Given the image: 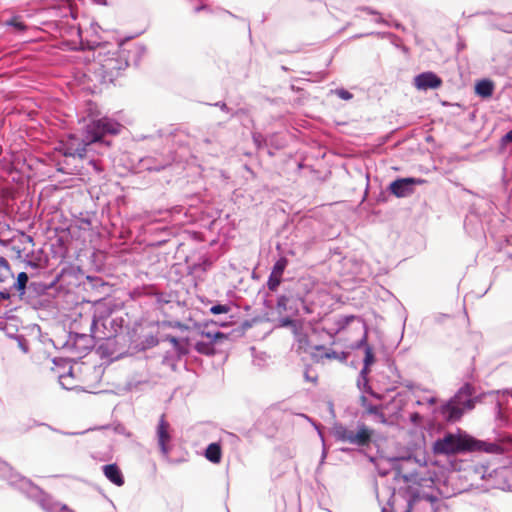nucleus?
I'll return each instance as SVG.
<instances>
[{"instance_id": "17", "label": "nucleus", "mask_w": 512, "mask_h": 512, "mask_svg": "<svg viewBox=\"0 0 512 512\" xmlns=\"http://www.w3.org/2000/svg\"><path fill=\"white\" fill-rule=\"evenodd\" d=\"M195 349L200 354H204V355H208V356L215 354V349H214L212 342L198 341L195 344Z\"/></svg>"}, {"instance_id": "7", "label": "nucleus", "mask_w": 512, "mask_h": 512, "mask_svg": "<svg viewBox=\"0 0 512 512\" xmlns=\"http://www.w3.org/2000/svg\"><path fill=\"white\" fill-rule=\"evenodd\" d=\"M310 356L315 363H324L326 360H336L344 363L347 360L348 354L343 351L337 352L323 345H316L312 347Z\"/></svg>"}, {"instance_id": "11", "label": "nucleus", "mask_w": 512, "mask_h": 512, "mask_svg": "<svg viewBox=\"0 0 512 512\" xmlns=\"http://www.w3.org/2000/svg\"><path fill=\"white\" fill-rule=\"evenodd\" d=\"M103 473L105 477L116 486H122L124 484V477L117 464L103 466Z\"/></svg>"}, {"instance_id": "8", "label": "nucleus", "mask_w": 512, "mask_h": 512, "mask_svg": "<svg viewBox=\"0 0 512 512\" xmlns=\"http://www.w3.org/2000/svg\"><path fill=\"white\" fill-rule=\"evenodd\" d=\"M170 425L166 421L165 415H161L157 427V440H158V446L160 448L161 454L164 458L168 459L170 451L172 449V446L170 445L171 442V435L169 433Z\"/></svg>"}, {"instance_id": "5", "label": "nucleus", "mask_w": 512, "mask_h": 512, "mask_svg": "<svg viewBox=\"0 0 512 512\" xmlns=\"http://www.w3.org/2000/svg\"><path fill=\"white\" fill-rule=\"evenodd\" d=\"M121 125L109 118L93 120L85 127L83 141L88 145L102 140L106 134L116 135L120 132Z\"/></svg>"}, {"instance_id": "2", "label": "nucleus", "mask_w": 512, "mask_h": 512, "mask_svg": "<svg viewBox=\"0 0 512 512\" xmlns=\"http://www.w3.org/2000/svg\"><path fill=\"white\" fill-rule=\"evenodd\" d=\"M474 387L466 383L445 405L441 407V413L448 422H456L461 419L464 411L472 410L475 406L473 399Z\"/></svg>"}, {"instance_id": "22", "label": "nucleus", "mask_w": 512, "mask_h": 512, "mask_svg": "<svg viewBox=\"0 0 512 512\" xmlns=\"http://www.w3.org/2000/svg\"><path fill=\"white\" fill-rule=\"evenodd\" d=\"M289 298L285 295H282L277 300V310L279 313H283L287 310Z\"/></svg>"}, {"instance_id": "34", "label": "nucleus", "mask_w": 512, "mask_h": 512, "mask_svg": "<svg viewBox=\"0 0 512 512\" xmlns=\"http://www.w3.org/2000/svg\"><path fill=\"white\" fill-rule=\"evenodd\" d=\"M202 334L209 339V342L213 343V333H211V332H203Z\"/></svg>"}, {"instance_id": "37", "label": "nucleus", "mask_w": 512, "mask_h": 512, "mask_svg": "<svg viewBox=\"0 0 512 512\" xmlns=\"http://www.w3.org/2000/svg\"><path fill=\"white\" fill-rule=\"evenodd\" d=\"M418 417H419V415H418L417 413H415V414H413V415H412V419H413V420H414V419H416V418H418Z\"/></svg>"}, {"instance_id": "4", "label": "nucleus", "mask_w": 512, "mask_h": 512, "mask_svg": "<svg viewBox=\"0 0 512 512\" xmlns=\"http://www.w3.org/2000/svg\"><path fill=\"white\" fill-rule=\"evenodd\" d=\"M333 435L337 441L364 447L370 444L373 436V430L366 425L361 424L357 431H353L340 424L333 428Z\"/></svg>"}, {"instance_id": "16", "label": "nucleus", "mask_w": 512, "mask_h": 512, "mask_svg": "<svg viewBox=\"0 0 512 512\" xmlns=\"http://www.w3.org/2000/svg\"><path fill=\"white\" fill-rule=\"evenodd\" d=\"M476 447L474 451H484L487 453H499L501 451V447L495 443H487L480 440H476Z\"/></svg>"}, {"instance_id": "6", "label": "nucleus", "mask_w": 512, "mask_h": 512, "mask_svg": "<svg viewBox=\"0 0 512 512\" xmlns=\"http://www.w3.org/2000/svg\"><path fill=\"white\" fill-rule=\"evenodd\" d=\"M425 182L426 180L420 178H399L390 183L389 191L397 198H403L414 192V185H422Z\"/></svg>"}, {"instance_id": "1", "label": "nucleus", "mask_w": 512, "mask_h": 512, "mask_svg": "<svg viewBox=\"0 0 512 512\" xmlns=\"http://www.w3.org/2000/svg\"><path fill=\"white\" fill-rule=\"evenodd\" d=\"M131 52L125 45H121L117 51L109 52L103 56L98 55L99 67L96 73L101 78L102 83H115L123 77L126 69L129 67V53Z\"/></svg>"}, {"instance_id": "3", "label": "nucleus", "mask_w": 512, "mask_h": 512, "mask_svg": "<svg viewBox=\"0 0 512 512\" xmlns=\"http://www.w3.org/2000/svg\"><path fill=\"white\" fill-rule=\"evenodd\" d=\"M476 439L469 435L447 433L433 444V452L441 455H456L464 452H474Z\"/></svg>"}, {"instance_id": "15", "label": "nucleus", "mask_w": 512, "mask_h": 512, "mask_svg": "<svg viewBox=\"0 0 512 512\" xmlns=\"http://www.w3.org/2000/svg\"><path fill=\"white\" fill-rule=\"evenodd\" d=\"M13 278L9 262L2 256H0V283L6 282Z\"/></svg>"}, {"instance_id": "25", "label": "nucleus", "mask_w": 512, "mask_h": 512, "mask_svg": "<svg viewBox=\"0 0 512 512\" xmlns=\"http://www.w3.org/2000/svg\"><path fill=\"white\" fill-rule=\"evenodd\" d=\"M374 362V354H373V351L371 349V347H367L365 349V358H364V363L366 366H369L371 365L372 363Z\"/></svg>"}, {"instance_id": "33", "label": "nucleus", "mask_w": 512, "mask_h": 512, "mask_svg": "<svg viewBox=\"0 0 512 512\" xmlns=\"http://www.w3.org/2000/svg\"><path fill=\"white\" fill-rule=\"evenodd\" d=\"M0 297L2 299H9L10 298V293L8 291H1L0 292Z\"/></svg>"}, {"instance_id": "12", "label": "nucleus", "mask_w": 512, "mask_h": 512, "mask_svg": "<svg viewBox=\"0 0 512 512\" xmlns=\"http://www.w3.org/2000/svg\"><path fill=\"white\" fill-rule=\"evenodd\" d=\"M494 91V83L491 80L483 79L476 83L475 93L483 98H489Z\"/></svg>"}, {"instance_id": "23", "label": "nucleus", "mask_w": 512, "mask_h": 512, "mask_svg": "<svg viewBox=\"0 0 512 512\" xmlns=\"http://www.w3.org/2000/svg\"><path fill=\"white\" fill-rule=\"evenodd\" d=\"M230 311V307L228 305L217 304L210 308V312L214 315L228 313Z\"/></svg>"}, {"instance_id": "32", "label": "nucleus", "mask_w": 512, "mask_h": 512, "mask_svg": "<svg viewBox=\"0 0 512 512\" xmlns=\"http://www.w3.org/2000/svg\"><path fill=\"white\" fill-rule=\"evenodd\" d=\"M169 326L178 327L180 329H187L188 328L185 324H182L180 322H176L174 324L169 323Z\"/></svg>"}, {"instance_id": "19", "label": "nucleus", "mask_w": 512, "mask_h": 512, "mask_svg": "<svg viewBox=\"0 0 512 512\" xmlns=\"http://www.w3.org/2000/svg\"><path fill=\"white\" fill-rule=\"evenodd\" d=\"M282 282V276L274 273H270L268 281H267V287L270 291H276L278 287L280 286Z\"/></svg>"}, {"instance_id": "26", "label": "nucleus", "mask_w": 512, "mask_h": 512, "mask_svg": "<svg viewBox=\"0 0 512 512\" xmlns=\"http://www.w3.org/2000/svg\"><path fill=\"white\" fill-rule=\"evenodd\" d=\"M336 94L341 99H344V100H350L353 97V95L349 91H347L345 89H338V90H336Z\"/></svg>"}, {"instance_id": "24", "label": "nucleus", "mask_w": 512, "mask_h": 512, "mask_svg": "<svg viewBox=\"0 0 512 512\" xmlns=\"http://www.w3.org/2000/svg\"><path fill=\"white\" fill-rule=\"evenodd\" d=\"M86 320L89 323V335L93 337L94 330L97 326L96 316L95 315L87 316Z\"/></svg>"}, {"instance_id": "31", "label": "nucleus", "mask_w": 512, "mask_h": 512, "mask_svg": "<svg viewBox=\"0 0 512 512\" xmlns=\"http://www.w3.org/2000/svg\"><path fill=\"white\" fill-rule=\"evenodd\" d=\"M502 141L503 142H512V130L509 131L508 133H506L503 138H502Z\"/></svg>"}, {"instance_id": "35", "label": "nucleus", "mask_w": 512, "mask_h": 512, "mask_svg": "<svg viewBox=\"0 0 512 512\" xmlns=\"http://www.w3.org/2000/svg\"><path fill=\"white\" fill-rule=\"evenodd\" d=\"M207 7L205 5H202L200 7H197L196 8V11H200L201 9H206Z\"/></svg>"}, {"instance_id": "18", "label": "nucleus", "mask_w": 512, "mask_h": 512, "mask_svg": "<svg viewBox=\"0 0 512 512\" xmlns=\"http://www.w3.org/2000/svg\"><path fill=\"white\" fill-rule=\"evenodd\" d=\"M28 275L25 272H21L17 276V280L14 283V288L19 291L21 294L24 293L27 283H28Z\"/></svg>"}, {"instance_id": "29", "label": "nucleus", "mask_w": 512, "mask_h": 512, "mask_svg": "<svg viewBox=\"0 0 512 512\" xmlns=\"http://www.w3.org/2000/svg\"><path fill=\"white\" fill-rule=\"evenodd\" d=\"M354 319V315L345 316L341 319L340 323L342 324V327H344L345 325H348L350 322H352Z\"/></svg>"}, {"instance_id": "28", "label": "nucleus", "mask_w": 512, "mask_h": 512, "mask_svg": "<svg viewBox=\"0 0 512 512\" xmlns=\"http://www.w3.org/2000/svg\"><path fill=\"white\" fill-rule=\"evenodd\" d=\"M281 326L283 327H290V326H293L295 327L296 326V323L294 320H292L291 318H283L281 319Z\"/></svg>"}, {"instance_id": "36", "label": "nucleus", "mask_w": 512, "mask_h": 512, "mask_svg": "<svg viewBox=\"0 0 512 512\" xmlns=\"http://www.w3.org/2000/svg\"><path fill=\"white\" fill-rule=\"evenodd\" d=\"M29 265L32 266V267H37V264L36 263H33V262H29Z\"/></svg>"}, {"instance_id": "14", "label": "nucleus", "mask_w": 512, "mask_h": 512, "mask_svg": "<svg viewBox=\"0 0 512 512\" xmlns=\"http://www.w3.org/2000/svg\"><path fill=\"white\" fill-rule=\"evenodd\" d=\"M205 457L212 463L218 464L221 461L222 450L218 443H211L205 451Z\"/></svg>"}, {"instance_id": "10", "label": "nucleus", "mask_w": 512, "mask_h": 512, "mask_svg": "<svg viewBox=\"0 0 512 512\" xmlns=\"http://www.w3.org/2000/svg\"><path fill=\"white\" fill-rule=\"evenodd\" d=\"M442 83V79L433 72H423L414 78L418 90L438 89Z\"/></svg>"}, {"instance_id": "20", "label": "nucleus", "mask_w": 512, "mask_h": 512, "mask_svg": "<svg viewBox=\"0 0 512 512\" xmlns=\"http://www.w3.org/2000/svg\"><path fill=\"white\" fill-rule=\"evenodd\" d=\"M287 265H288V259L286 257H281L280 259H278L276 261L271 272L282 276Z\"/></svg>"}, {"instance_id": "9", "label": "nucleus", "mask_w": 512, "mask_h": 512, "mask_svg": "<svg viewBox=\"0 0 512 512\" xmlns=\"http://www.w3.org/2000/svg\"><path fill=\"white\" fill-rule=\"evenodd\" d=\"M87 144L83 139H79L73 135L63 143V154L65 156L84 158L86 155Z\"/></svg>"}, {"instance_id": "21", "label": "nucleus", "mask_w": 512, "mask_h": 512, "mask_svg": "<svg viewBox=\"0 0 512 512\" xmlns=\"http://www.w3.org/2000/svg\"><path fill=\"white\" fill-rule=\"evenodd\" d=\"M163 341H167L169 343L172 344V346L174 347V349L179 352V353H183V347L180 343V341L174 337V336H171V335H166L163 339Z\"/></svg>"}, {"instance_id": "30", "label": "nucleus", "mask_w": 512, "mask_h": 512, "mask_svg": "<svg viewBox=\"0 0 512 512\" xmlns=\"http://www.w3.org/2000/svg\"><path fill=\"white\" fill-rule=\"evenodd\" d=\"M226 338V335L222 332H216V333H213V344L215 342H217L218 340H222V339H225Z\"/></svg>"}, {"instance_id": "27", "label": "nucleus", "mask_w": 512, "mask_h": 512, "mask_svg": "<svg viewBox=\"0 0 512 512\" xmlns=\"http://www.w3.org/2000/svg\"><path fill=\"white\" fill-rule=\"evenodd\" d=\"M304 377L307 381L309 382H312L313 384H316L317 383V380H318V376L317 375H310V371L309 369H306L305 373H304Z\"/></svg>"}, {"instance_id": "13", "label": "nucleus", "mask_w": 512, "mask_h": 512, "mask_svg": "<svg viewBox=\"0 0 512 512\" xmlns=\"http://www.w3.org/2000/svg\"><path fill=\"white\" fill-rule=\"evenodd\" d=\"M359 401L360 405L364 408L367 414L378 416L379 418L382 419V421H384L385 416L383 413L382 406L371 404L367 397L364 395L360 396Z\"/></svg>"}]
</instances>
